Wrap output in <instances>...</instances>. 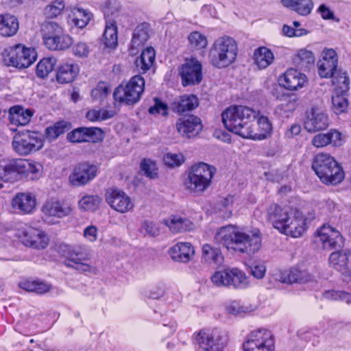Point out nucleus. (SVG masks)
<instances>
[{"instance_id":"1","label":"nucleus","mask_w":351,"mask_h":351,"mask_svg":"<svg viewBox=\"0 0 351 351\" xmlns=\"http://www.w3.org/2000/svg\"><path fill=\"white\" fill-rule=\"evenodd\" d=\"M259 112L245 106H230L221 114L222 121L229 131L244 138L263 140L272 131V124L265 116L258 118V128H253V122Z\"/></svg>"},{"instance_id":"2","label":"nucleus","mask_w":351,"mask_h":351,"mask_svg":"<svg viewBox=\"0 0 351 351\" xmlns=\"http://www.w3.org/2000/svg\"><path fill=\"white\" fill-rule=\"evenodd\" d=\"M215 241L228 250L251 255L260 250L262 239L258 230L246 232L242 228L228 225L218 229Z\"/></svg>"},{"instance_id":"3","label":"nucleus","mask_w":351,"mask_h":351,"mask_svg":"<svg viewBox=\"0 0 351 351\" xmlns=\"http://www.w3.org/2000/svg\"><path fill=\"white\" fill-rule=\"evenodd\" d=\"M267 219L280 232L293 238L302 236L306 228L302 213L290 207L270 205L267 208Z\"/></svg>"},{"instance_id":"4","label":"nucleus","mask_w":351,"mask_h":351,"mask_svg":"<svg viewBox=\"0 0 351 351\" xmlns=\"http://www.w3.org/2000/svg\"><path fill=\"white\" fill-rule=\"evenodd\" d=\"M42 166L36 162L23 158L0 159V180L14 183L23 178L34 180L40 175Z\"/></svg>"},{"instance_id":"5","label":"nucleus","mask_w":351,"mask_h":351,"mask_svg":"<svg viewBox=\"0 0 351 351\" xmlns=\"http://www.w3.org/2000/svg\"><path fill=\"white\" fill-rule=\"evenodd\" d=\"M238 54V47L235 40L223 36L217 38L208 51L210 63L216 68H225L232 64Z\"/></svg>"},{"instance_id":"6","label":"nucleus","mask_w":351,"mask_h":351,"mask_svg":"<svg viewBox=\"0 0 351 351\" xmlns=\"http://www.w3.org/2000/svg\"><path fill=\"white\" fill-rule=\"evenodd\" d=\"M60 254L64 258V265L80 273H95L96 268L88 262L91 255L84 245H62L59 249Z\"/></svg>"},{"instance_id":"7","label":"nucleus","mask_w":351,"mask_h":351,"mask_svg":"<svg viewBox=\"0 0 351 351\" xmlns=\"http://www.w3.org/2000/svg\"><path fill=\"white\" fill-rule=\"evenodd\" d=\"M312 168L320 180L326 184H339L344 178L342 169L328 154H317L314 157Z\"/></svg>"},{"instance_id":"8","label":"nucleus","mask_w":351,"mask_h":351,"mask_svg":"<svg viewBox=\"0 0 351 351\" xmlns=\"http://www.w3.org/2000/svg\"><path fill=\"white\" fill-rule=\"evenodd\" d=\"M216 169L204 162L193 165L184 182L186 188L191 192L202 193L211 184Z\"/></svg>"},{"instance_id":"9","label":"nucleus","mask_w":351,"mask_h":351,"mask_svg":"<svg viewBox=\"0 0 351 351\" xmlns=\"http://www.w3.org/2000/svg\"><path fill=\"white\" fill-rule=\"evenodd\" d=\"M2 55L5 65L19 69L29 67L36 60L34 49L26 47L21 44L5 49Z\"/></svg>"},{"instance_id":"10","label":"nucleus","mask_w":351,"mask_h":351,"mask_svg":"<svg viewBox=\"0 0 351 351\" xmlns=\"http://www.w3.org/2000/svg\"><path fill=\"white\" fill-rule=\"evenodd\" d=\"M145 80L139 75H134L125 86L120 85L114 91L116 101L127 105L137 103L144 91Z\"/></svg>"},{"instance_id":"11","label":"nucleus","mask_w":351,"mask_h":351,"mask_svg":"<svg viewBox=\"0 0 351 351\" xmlns=\"http://www.w3.org/2000/svg\"><path fill=\"white\" fill-rule=\"evenodd\" d=\"M14 151L20 156H27L43 148L44 141L42 136L29 130L16 133L12 143Z\"/></svg>"},{"instance_id":"12","label":"nucleus","mask_w":351,"mask_h":351,"mask_svg":"<svg viewBox=\"0 0 351 351\" xmlns=\"http://www.w3.org/2000/svg\"><path fill=\"white\" fill-rule=\"evenodd\" d=\"M195 339L206 351H222L228 342L226 332L219 328L203 329L197 333Z\"/></svg>"},{"instance_id":"13","label":"nucleus","mask_w":351,"mask_h":351,"mask_svg":"<svg viewBox=\"0 0 351 351\" xmlns=\"http://www.w3.org/2000/svg\"><path fill=\"white\" fill-rule=\"evenodd\" d=\"M210 280L217 287L234 288H245L249 283L245 273L238 268L217 271L211 276Z\"/></svg>"},{"instance_id":"14","label":"nucleus","mask_w":351,"mask_h":351,"mask_svg":"<svg viewBox=\"0 0 351 351\" xmlns=\"http://www.w3.org/2000/svg\"><path fill=\"white\" fill-rule=\"evenodd\" d=\"M16 236L25 246L36 250L45 249L49 243V238L43 231L27 225L19 227Z\"/></svg>"},{"instance_id":"15","label":"nucleus","mask_w":351,"mask_h":351,"mask_svg":"<svg viewBox=\"0 0 351 351\" xmlns=\"http://www.w3.org/2000/svg\"><path fill=\"white\" fill-rule=\"evenodd\" d=\"M243 351H274V339L270 331L258 329L251 332L243 343Z\"/></svg>"},{"instance_id":"16","label":"nucleus","mask_w":351,"mask_h":351,"mask_svg":"<svg viewBox=\"0 0 351 351\" xmlns=\"http://www.w3.org/2000/svg\"><path fill=\"white\" fill-rule=\"evenodd\" d=\"M315 235V242L320 243L324 250L341 249L344 246V240L340 232L329 225L324 224L317 230Z\"/></svg>"},{"instance_id":"17","label":"nucleus","mask_w":351,"mask_h":351,"mask_svg":"<svg viewBox=\"0 0 351 351\" xmlns=\"http://www.w3.org/2000/svg\"><path fill=\"white\" fill-rule=\"evenodd\" d=\"M98 168L93 164L81 162L77 165L69 176V184L75 187L85 186L97 175Z\"/></svg>"},{"instance_id":"18","label":"nucleus","mask_w":351,"mask_h":351,"mask_svg":"<svg viewBox=\"0 0 351 351\" xmlns=\"http://www.w3.org/2000/svg\"><path fill=\"white\" fill-rule=\"evenodd\" d=\"M105 199L111 208L121 213H127L134 208L131 198L117 187L108 188L105 193Z\"/></svg>"},{"instance_id":"19","label":"nucleus","mask_w":351,"mask_h":351,"mask_svg":"<svg viewBox=\"0 0 351 351\" xmlns=\"http://www.w3.org/2000/svg\"><path fill=\"white\" fill-rule=\"evenodd\" d=\"M72 210L69 204L53 199L47 201L42 207L45 221L51 223H55L60 219L69 216Z\"/></svg>"},{"instance_id":"20","label":"nucleus","mask_w":351,"mask_h":351,"mask_svg":"<svg viewBox=\"0 0 351 351\" xmlns=\"http://www.w3.org/2000/svg\"><path fill=\"white\" fill-rule=\"evenodd\" d=\"M329 125V117L322 110L317 108H312L306 112L304 126L308 132H315L326 130L328 128Z\"/></svg>"},{"instance_id":"21","label":"nucleus","mask_w":351,"mask_h":351,"mask_svg":"<svg viewBox=\"0 0 351 351\" xmlns=\"http://www.w3.org/2000/svg\"><path fill=\"white\" fill-rule=\"evenodd\" d=\"M338 64V56L332 49L325 48L317 62L318 73L322 78H329L334 75Z\"/></svg>"},{"instance_id":"22","label":"nucleus","mask_w":351,"mask_h":351,"mask_svg":"<svg viewBox=\"0 0 351 351\" xmlns=\"http://www.w3.org/2000/svg\"><path fill=\"white\" fill-rule=\"evenodd\" d=\"M307 82L306 75L293 68L287 69L279 78L280 84L285 89L291 91L303 88Z\"/></svg>"},{"instance_id":"23","label":"nucleus","mask_w":351,"mask_h":351,"mask_svg":"<svg viewBox=\"0 0 351 351\" xmlns=\"http://www.w3.org/2000/svg\"><path fill=\"white\" fill-rule=\"evenodd\" d=\"M67 138L72 143L98 142L103 138V132L99 128H76L68 133Z\"/></svg>"},{"instance_id":"24","label":"nucleus","mask_w":351,"mask_h":351,"mask_svg":"<svg viewBox=\"0 0 351 351\" xmlns=\"http://www.w3.org/2000/svg\"><path fill=\"white\" fill-rule=\"evenodd\" d=\"M176 129L180 135L191 138L199 133L202 130V125L199 117L189 115L178 119Z\"/></svg>"},{"instance_id":"25","label":"nucleus","mask_w":351,"mask_h":351,"mask_svg":"<svg viewBox=\"0 0 351 351\" xmlns=\"http://www.w3.org/2000/svg\"><path fill=\"white\" fill-rule=\"evenodd\" d=\"M180 74L184 86L199 84L202 78V64L192 60L183 64Z\"/></svg>"},{"instance_id":"26","label":"nucleus","mask_w":351,"mask_h":351,"mask_svg":"<svg viewBox=\"0 0 351 351\" xmlns=\"http://www.w3.org/2000/svg\"><path fill=\"white\" fill-rule=\"evenodd\" d=\"M36 197L30 193H18L12 199L11 206L20 214H30L36 206Z\"/></svg>"},{"instance_id":"27","label":"nucleus","mask_w":351,"mask_h":351,"mask_svg":"<svg viewBox=\"0 0 351 351\" xmlns=\"http://www.w3.org/2000/svg\"><path fill=\"white\" fill-rule=\"evenodd\" d=\"M168 252L174 261L186 263L193 257L195 250L189 242H179L170 247Z\"/></svg>"},{"instance_id":"28","label":"nucleus","mask_w":351,"mask_h":351,"mask_svg":"<svg viewBox=\"0 0 351 351\" xmlns=\"http://www.w3.org/2000/svg\"><path fill=\"white\" fill-rule=\"evenodd\" d=\"M202 261L207 265L218 267L223 263V256L220 249L206 243L202 248Z\"/></svg>"},{"instance_id":"29","label":"nucleus","mask_w":351,"mask_h":351,"mask_svg":"<svg viewBox=\"0 0 351 351\" xmlns=\"http://www.w3.org/2000/svg\"><path fill=\"white\" fill-rule=\"evenodd\" d=\"M293 63L301 70H309L314 66L315 57L313 51L305 48L298 49L292 57Z\"/></svg>"},{"instance_id":"30","label":"nucleus","mask_w":351,"mask_h":351,"mask_svg":"<svg viewBox=\"0 0 351 351\" xmlns=\"http://www.w3.org/2000/svg\"><path fill=\"white\" fill-rule=\"evenodd\" d=\"M313 280V276L304 270L292 268L289 272L282 273L279 279L283 283H306Z\"/></svg>"},{"instance_id":"31","label":"nucleus","mask_w":351,"mask_h":351,"mask_svg":"<svg viewBox=\"0 0 351 351\" xmlns=\"http://www.w3.org/2000/svg\"><path fill=\"white\" fill-rule=\"evenodd\" d=\"M33 113L29 109H25L20 106L10 108L8 117L10 123L15 125H25L31 120Z\"/></svg>"},{"instance_id":"32","label":"nucleus","mask_w":351,"mask_h":351,"mask_svg":"<svg viewBox=\"0 0 351 351\" xmlns=\"http://www.w3.org/2000/svg\"><path fill=\"white\" fill-rule=\"evenodd\" d=\"M19 29L18 19L12 14L0 15V35L10 37L15 35Z\"/></svg>"},{"instance_id":"33","label":"nucleus","mask_w":351,"mask_h":351,"mask_svg":"<svg viewBox=\"0 0 351 351\" xmlns=\"http://www.w3.org/2000/svg\"><path fill=\"white\" fill-rule=\"evenodd\" d=\"M78 73L79 68L77 64L65 63L58 67L56 80L61 84L70 83L73 81Z\"/></svg>"},{"instance_id":"34","label":"nucleus","mask_w":351,"mask_h":351,"mask_svg":"<svg viewBox=\"0 0 351 351\" xmlns=\"http://www.w3.org/2000/svg\"><path fill=\"white\" fill-rule=\"evenodd\" d=\"M199 105L198 98L193 95H184L173 102V109L178 113L191 111Z\"/></svg>"},{"instance_id":"35","label":"nucleus","mask_w":351,"mask_h":351,"mask_svg":"<svg viewBox=\"0 0 351 351\" xmlns=\"http://www.w3.org/2000/svg\"><path fill=\"white\" fill-rule=\"evenodd\" d=\"M149 25L147 23L137 25L134 29L131 40L132 48L137 49L142 47L149 38Z\"/></svg>"},{"instance_id":"36","label":"nucleus","mask_w":351,"mask_h":351,"mask_svg":"<svg viewBox=\"0 0 351 351\" xmlns=\"http://www.w3.org/2000/svg\"><path fill=\"white\" fill-rule=\"evenodd\" d=\"M104 45L108 48H114L117 45V27L116 22L110 19L106 21V27L103 34Z\"/></svg>"},{"instance_id":"37","label":"nucleus","mask_w":351,"mask_h":351,"mask_svg":"<svg viewBox=\"0 0 351 351\" xmlns=\"http://www.w3.org/2000/svg\"><path fill=\"white\" fill-rule=\"evenodd\" d=\"M343 90H334L332 96V104L336 114L344 112L348 106V88L346 85L342 87Z\"/></svg>"},{"instance_id":"38","label":"nucleus","mask_w":351,"mask_h":351,"mask_svg":"<svg viewBox=\"0 0 351 351\" xmlns=\"http://www.w3.org/2000/svg\"><path fill=\"white\" fill-rule=\"evenodd\" d=\"M72 43V38L63 32L60 35L48 37L44 42L45 45L50 50H64L68 49Z\"/></svg>"},{"instance_id":"39","label":"nucleus","mask_w":351,"mask_h":351,"mask_svg":"<svg viewBox=\"0 0 351 351\" xmlns=\"http://www.w3.org/2000/svg\"><path fill=\"white\" fill-rule=\"evenodd\" d=\"M19 287L27 291L34 292L38 294H44L49 292L52 286L40 280H25L19 283Z\"/></svg>"},{"instance_id":"40","label":"nucleus","mask_w":351,"mask_h":351,"mask_svg":"<svg viewBox=\"0 0 351 351\" xmlns=\"http://www.w3.org/2000/svg\"><path fill=\"white\" fill-rule=\"evenodd\" d=\"M350 251L349 250L336 249V251L332 252L329 256L328 263L330 267L341 274L345 268L346 262Z\"/></svg>"},{"instance_id":"41","label":"nucleus","mask_w":351,"mask_h":351,"mask_svg":"<svg viewBox=\"0 0 351 351\" xmlns=\"http://www.w3.org/2000/svg\"><path fill=\"white\" fill-rule=\"evenodd\" d=\"M155 56V50L152 47H148L143 50L141 56L135 62L138 71L143 73L147 72L153 65Z\"/></svg>"},{"instance_id":"42","label":"nucleus","mask_w":351,"mask_h":351,"mask_svg":"<svg viewBox=\"0 0 351 351\" xmlns=\"http://www.w3.org/2000/svg\"><path fill=\"white\" fill-rule=\"evenodd\" d=\"M281 3L302 16L309 14L313 8L312 0H281Z\"/></svg>"},{"instance_id":"43","label":"nucleus","mask_w":351,"mask_h":351,"mask_svg":"<svg viewBox=\"0 0 351 351\" xmlns=\"http://www.w3.org/2000/svg\"><path fill=\"white\" fill-rule=\"evenodd\" d=\"M254 59L258 67L263 69L272 64L274 56L270 49L261 47L254 51Z\"/></svg>"},{"instance_id":"44","label":"nucleus","mask_w":351,"mask_h":351,"mask_svg":"<svg viewBox=\"0 0 351 351\" xmlns=\"http://www.w3.org/2000/svg\"><path fill=\"white\" fill-rule=\"evenodd\" d=\"M165 223L173 232L190 230L193 226L191 221L178 216L171 217L169 219L165 220Z\"/></svg>"},{"instance_id":"45","label":"nucleus","mask_w":351,"mask_h":351,"mask_svg":"<svg viewBox=\"0 0 351 351\" xmlns=\"http://www.w3.org/2000/svg\"><path fill=\"white\" fill-rule=\"evenodd\" d=\"M71 128V124L64 121L56 122L45 129V135L49 140H54Z\"/></svg>"},{"instance_id":"46","label":"nucleus","mask_w":351,"mask_h":351,"mask_svg":"<svg viewBox=\"0 0 351 351\" xmlns=\"http://www.w3.org/2000/svg\"><path fill=\"white\" fill-rule=\"evenodd\" d=\"M90 12L80 8H74L72 12V23L79 28H83L87 25L91 19Z\"/></svg>"},{"instance_id":"47","label":"nucleus","mask_w":351,"mask_h":351,"mask_svg":"<svg viewBox=\"0 0 351 351\" xmlns=\"http://www.w3.org/2000/svg\"><path fill=\"white\" fill-rule=\"evenodd\" d=\"M56 63L55 58H43L38 63L36 69V74L39 78H45L53 70Z\"/></svg>"},{"instance_id":"48","label":"nucleus","mask_w":351,"mask_h":351,"mask_svg":"<svg viewBox=\"0 0 351 351\" xmlns=\"http://www.w3.org/2000/svg\"><path fill=\"white\" fill-rule=\"evenodd\" d=\"M255 307L251 304H241L239 301H231L226 306V311L228 314L234 315L247 313L254 311Z\"/></svg>"},{"instance_id":"49","label":"nucleus","mask_w":351,"mask_h":351,"mask_svg":"<svg viewBox=\"0 0 351 351\" xmlns=\"http://www.w3.org/2000/svg\"><path fill=\"white\" fill-rule=\"evenodd\" d=\"M64 8V0H53L45 7L44 14L47 18H56L62 12Z\"/></svg>"},{"instance_id":"50","label":"nucleus","mask_w":351,"mask_h":351,"mask_svg":"<svg viewBox=\"0 0 351 351\" xmlns=\"http://www.w3.org/2000/svg\"><path fill=\"white\" fill-rule=\"evenodd\" d=\"M42 30L43 32V38L44 42L48 37H53L60 35L63 32V29L57 23L53 21H46L43 24Z\"/></svg>"},{"instance_id":"51","label":"nucleus","mask_w":351,"mask_h":351,"mask_svg":"<svg viewBox=\"0 0 351 351\" xmlns=\"http://www.w3.org/2000/svg\"><path fill=\"white\" fill-rule=\"evenodd\" d=\"M188 40L191 47L197 49H204L208 45L206 36L197 31L190 33Z\"/></svg>"},{"instance_id":"52","label":"nucleus","mask_w":351,"mask_h":351,"mask_svg":"<svg viewBox=\"0 0 351 351\" xmlns=\"http://www.w3.org/2000/svg\"><path fill=\"white\" fill-rule=\"evenodd\" d=\"M101 201L98 195H86L79 201V206L84 210H95Z\"/></svg>"},{"instance_id":"53","label":"nucleus","mask_w":351,"mask_h":351,"mask_svg":"<svg viewBox=\"0 0 351 351\" xmlns=\"http://www.w3.org/2000/svg\"><path fill=\"white\" fill-rule=\"evenodd\" d=\"M114 116L113 111L104 109L91 110L87 112L86 118L91 121H103Z\"/></svg>"},{"instance_id":"54","label":"nucleus","mask_w":351,"mask_h":351,"mask_svg":"<svg viewBox=\"0 0 351 351\" xmlns=\"http://www.w3.org/2000/svg\"><path fill=\"white\" fill-rule=\"evenodd\" d=\"M163 160L165 164L169 167H177L184 162V156L182 153H167Z\"/></svg>"},{"instance_id":"55","label":"nucleus","mask_w":351,"mask_h":351,"mask_svg":"<svg viewBox=\"0 0 351 351\" xmlns=\"http://www.w3.org/2000/svg\"><path fill=\"white\" fill-rule=\"evenodd\" d=\"M141 168L143 173L151 179L156 178L158 176L156 164L150 159H144L141 162Z\"/></svg>"},{"instance_id":"56","label":"nucleus","mask_w":351,"mask_h":351,"mask_svg":"<svg viewBox=\"0 0 351 351\" xmlns=\"http://www.w3.org/2000/svg\"><path fill=\"white\" fill-rule=\"evenodd\" d=\"M324 297L328 300H339L348 304L351 302V294L343 291H327L324 292Z\"/></svg>"},{"instance_id":"57","label":"nucleus","mask_w":351,"mask_h":351,"mask_svg":"<svg viewBox=\"0 0 351 351\" xmlns=\"http://www.w3.org/2000/svg\"><path fill=\"white\" fill-rule=\"evenodd\" d=\"M110 93V88L104 82H99L97 86L92 90L91 97L93 100L102 101Z\"/></svg>"},{"instance_id":"58","label":"nucleus","mask_w":351,"mask_h":351,"mask_svg":"<svg viewBox=\"0 0 351 351\" xmlns=\"http://www.w3.org/2000/svg\"><path fill=\"white\" fill-rule=\"evenodd\" d=\"M334 77L333 84L336 86L334 90H343L342 87L346 85L348 91L349 90L350 80L346 73H341Z\"/></svg>"},{"instance_id":"59","label":"nucleus","mask_w":351,"mask_h":351,"mask_svg":"<svg viewBox=\"0 0 351 351\" xmlns=\"http://www.w3.org/2000/svg\"><path fill=\"white\" fill-rule=\"evenodd\" d=\"M250 269L251 274L254 278L262 279L265 275L266 266L264 263L256 262L251 265Z\"/></svg>"},{"instance_id":"60","label":"nucleus","mask_w":351,"mask_h":351,"mask_svg":"<svg viewBox=\"0 0 351 351\" xmlns=\"http://www.w3.org/2000/svg\"><path fill=\"white\" fill-rule=\"evenodd\" d=\"M148 111L152 114H160L166 116L167 114V106L158 99H155V104L151 106Z\"/></svg>"},{"instance_id":"61","label":"nucleus","mask_w":351,"mask_h":351,"mask_svg":"<svg viewBox=\"0 0 351 351\" xmlns=\"http://www.w3.org/2000/svg\"><path fill=\"white\" fill-rule=\"evenodd\" d=\"M312 145L316 147H325L330 144L327 133H320L315 135L312 139Z\"/></svg>"},{"instance_id":"62","label":"nucleus","mask_w":351,"mask_h":351,"mask_svg":"<svg viewBox=\"0 0 351 351\" xmlns=\"http://www.w3.org/2000/svg\"><path fill=\"white\" fill-rule=\"evenodd\" d=\"M298 101L295 96L289 97L280 105V109L285 112H292L297 108Z\"/></svg>"},{"instance_id":"63","label":"nucleus","mask_w":351,"mask_h":351,"mask_svg":"<svg viewBox=\"0 0 351 351\" xmlns=\"http://www.w3.org/2000/svg\"><path fill=\"white\" fill-rule=\"evenodd\" d=\"M141 227L147 234L152 237H155L158 234L159 229L153 221L145 220L142 223Z\"/></svg>"},{"instance_id":"64","label":"nucleus","mask_w":351,"mask_h":351,"mask_svg":"<svg viewBox=\"0 0 351 351\" xmlns=\"http://www.w3.org/2000/svg\"><path fill=\"white\" fill-rule=\"evenodd\" d=\"M73 53L79 57H86L89 53V47L85 43L80 42L73 47Z\"/></svg>"}]
</instances>
